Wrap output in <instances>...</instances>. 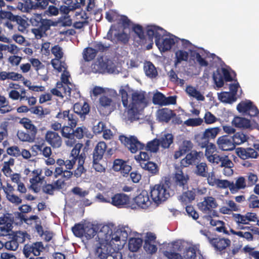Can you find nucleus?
<instances>
[{"mask_svg":"<svg viewBox=\"0 0 259 259\" xmlns=\"http://www.w3.org/2000/svg\"><path fill=\"white\" fill-rule=\"evenodd\" d=\"M82 147V144L77 143L71 151L67 159L64 160L62 159H58L56 162L59 166H63L67 169L71 170L77 161V167L74 171V176L77 178L81 177L82 174L86 171L83 166L86 155L84 151L80 153V150Z\"/></svg>","mask_w":259,"mask_h":259,"instance_id":"nucleus-1","label":"nucleus"},{"mask_svg":"<svg viewBox=\"0 0 259 259\" xmlns=\"http://www.w3.org/2000/svg\"><path fill=\"white\" fill-rule=\"evenodd\" d=\"M60 119L68 121V126H64L61 128V134L63 137L67 139L65 143L68 146H73L76 144L75 139L72 138L73 128L75 127L78 121V117L73 113H70L69 110L60 111L56 115Z\"/></svg>","mask_w":259,"mask_h":259,"instance_id":"nucleus-2","label":"nucleus"},{"mask_svg":"<svg viewBox=\"0 0 259 259\" xmlns=\"http://www.w3.org/2000/svg\"><path fill=\"white\" fill-rule=\"evenodd\" d=\"M171 183L170 178H162L159 183L156 184L151 188L150 194L152 200L159 204L165 201L170 196V191Z\"/></svg>","mask_w":259,"mask_h":259,"instance_id":"nucleus-3","label":"nucleus"},{"mask_svg":"<svg viewBox=\"0 0 259 259\" xmlns=\"http://www.w3.org/2000/svg\"><path fill=\"white\" fill-rule=\"evenodd\" d=\"M156 31L155 44L159 51L161 52H165L170 50L177 40L171 37L163 38L166 31L159 26H156Z\"/></svg>","mask_w":259,"mask_h":259,"instance_id":"nucleus-4","label":"nucleus"},{"mask_svg":"<svg viewBox=\"0 0 259 259\" xmlns=\"http://www.w3.org/2000/svg\"><path fill=\"white\" fill-rule=\"evenodd\" d=\"M132 103L128 106V114L132 117H135L137 115L141 105H147L145 93L134 92L132 94Z\"/></svg>","mask_w":259,"mask_h":259,"instance_id":"nucleus-5","label":"nucleus"},{"mask_svg":"<svg viewBox=\"0 0 259 259\" xmlns=\"http://www.w3.org/2000/svg\"><path fill=\"white\" fill-rule=\"evenodd\" d=\"M119 140L133 153L144 149L145 145L140 142L135 136L126 137L122 135L119 136Z\"/></svg>","mask_w":259,"mask_h":259,"instance_id":"nucleus-6","label":"nucleus"},{"mask_svg":"<svg viewBox=\"0 0 259 259\" xmlns=\"http://www.w3.org/2000/svg\"><path fill=\"white\" fill-rule=\"evenodd\" d=\"M213 79L216 86L222 88L224 84V80L230 82L233 80L229 71L225 68H218L212 75Z\"/></svg>","mask_w":259,"mask_h":259,"instance_id":"nucleus-7","label":"nucleus"},{"mask_svg":"<svg viewBox=\"0 0 259 259\" xmlns=\"http://www.w3.org/2000/svg\"><path fill=\"white\" fill-rule=\"evenodd\" d=\"M13 218L9 213L3 214L0 217V236L10 235L13 228Z\"/></svg>","mask_w":259,"mask_h":259,"instance_id":"nucleus-8","label":"nucleus"},{"mask_svg":"<svg viewBox=\"0 0 259 259\" xmlns=\"http://www.w3.org/2000/svg\"><path fill=\"white\" fill-rule=\"evenodd\" d=\"M32 25L40 28L45 32L50 29L51 26H55V23L49 19H43L40 14H34L30 18Z\"/></svg>","mask_w":259,"mask_h":259,"instance_id":"nucleus-9","label":"nucleus"},{"mask_svg":"<svg viewBox=\"0 0 259 259\" xmlns=\"http://www.w3.org/2000/svg\"><path fill=\"white\" fill-rule=\"evenodd\" d=\"M114 105V102L111 98L102 95L99 99L98 109L101 114L108 115L113 110Z\"/></svg>","mask_w":259,"mask_h":259,"instance_id":"nucleus-10","label":"nucleus"},{"mask_svg":"<svg viewBox=\"0 0 259 259\" xmlns=\"http://www.w3.org/2000/svg\"><path fill=\"white\" fill-rule=\"evenodd\" d=\"M208 240L214 250L219 251L221 254L225 252V249L229 247L231 243L229 239L223 237L208 238Z\"/></svg>","mask_w":259,"mask_h":259,"instance_id":"nucleus-11","label":"nucleus"},{"mask_svg":"<svg viewBox=\"0 0 259 259\" xmlns=\"http://www.w3.org/2000/svg\"><path fill=\"white\" fill-rule=\"evenodd\" d=\"M45 247L42 242H35L31 244H26L23 249V253L26 257H28L31 253L35 256H39Z\"/></svg>","mask_w":259,"mask_h":259,"instance_id":"nucleus-12","label":"nucleus"},{"mask_svg":"<svg viewBox=\"0 0 259 259\" xmlns=\"http://www.w3.org/2000/svg\"><path fill=\"white\" fill-rule=\"evenodd\" d=\"M152 102L154 105L160 106H166L168 105H175L177 100L176 96H169L166 97L162 93L157 92L154 94Z\"/></svg>","mask_w":259,"mask_h":259,"instance_id":"nucleus-13","label":"nucleus"},{"mask_svg":"<svg viewBox=\"0 0 259 259\" xmlns=\"http://www.w3.org/2000/svg\"><path fill=\"white\" fill-rule=\"evenodd\" d=\"M189 179V176L184 174L182 169L178 170L173 177L175 186L182 190L188 189Z\"/></svg>","mask_w":259,"mask_h":259,"instance_id":"nucleus-14","label":"nucleus"},{"mask_svg":"<svg viewBox=\"0 0 259 259\" xmlns=\"http://www.w3.org/2000/svg\"><path fill=\"white\" fill-rule=\"evenodd\" d=\"M134 201L136 204H133L132 205V208H136L138 207L142 208H147L151 204V202L149 199L148 192L145 191H142L138 195L134 198Z\"/></svg>","mask_w":259,"mask_h":259,"instance_id":"nucleus-15","label":"nucleus"},{"mask_svg":"<svg viewBox=\"0 0 259 259\" xmlns=\"http://www.w3.org/2000/svg\"><path fill=\"white\" fill-rule=\"evenodd\" d=\"M33 177L29 180L30 185L29 189H31L34 193H37L40 191V187L38 185V183H42L44 177L41 176L42 170L38 168L32 171Z\"/></svg>","mask_w":259,"mask_h":259,"instance_id":"nucleus-16","label":"nucleus"},{"mask_svg":"<svg viewBox=\"0 0 259 259\" xmlns=\"http://www.w3.org/2000/svg\"><path fill=\"white\" fill-rule=\"evenodd\" d=\"M203 153L201 152H197L196 150L191 151L187 153L185 157L182 159L180 162V166L187 167L190 165L195 164L197 161L199 160L201 155Z\"/></svg>","mask_w":259,"mask_h":259,"instance_id":"nucleus-17","label":"nucleus"},{"mask_svg":"<svg viewBox=\"0 0 259 259\" xmlns=\"http://www.w3.org/2000/svg\"><path fill=\"white\" fill-rule=\"evenodd\" d=\"M217 144L219 148L222 151H232L235 148L232 136L229 135L220 137L217 140Z\"/></svg>","mask_w":259,"mask_h":259,"instance_id":"nucleus-18","label":"nucleus"},{"mask_svg":"<svg viewBox=\"0 0 259 259\" xmlns=\"http://www.w3.org/2000/svg\"><path fill=\"white\" fill-rule=\"evenodd\" d=\"M221 128L220 127H214L206 128L199 142H203V146H205L211 140H214L220 134Z\"/></svg>","mask_w":259,"mask_h":259,"instance_id":"nucleus-19","label":"nucleus"},{"mask_svg":"<svg viewBox=\"0 0 259 259\" xmlns=\"http://www.w3.org/2000/svg\"><path fill=\"white\" fill-rule=\"evenodd\" d=\"M90 106L87 102L83 103H76L73 105V114H76L80 118L81 121L85 120L86 115L89 113Z\"/></svg>","mask_w":259,"mask_h":259,"instance_id":"nucleus-20","label":"nucleus"},{"mask_svg":"<svg viewBox=\"0 0 259 259\" xmlns=\"http://www.w3.org/2000/svg\"><path fill=\"white\" fill-rule=\"evenodd\" d=\"M112 168L115 171H120L124 177H126L132 170L131 166L126 161L120 159L114 160Z\"/></svg>","mask_w":259,"mask_h":259,"instance_id":"nucleus-21","label":"nucleus"},{"mask_svg":"<svg viewBox=\"0 0 259 259\" xmlns=\"http://www.w3.org/2000/svg\"><path fill=\"white\" fill-rule=\"evenodd\" d=\"M196 193L202 194L203 192L201 190L192 188L191 190L183 192L180 196L179 200L186 205L195 200Z\"/></svg>","mask_w":259,"mask_h":259,"instance_id":"nucleus-22","label":"nucleus"},{"mask_svg":"<svg viewBox=\"0 0 259 259\" xmlns=\"http://www.w3.org/2000/svg\"><path fill=\"white\" fill-rule=\"evenodd\" d=\"M198 207L204 213L211 211L213 208H215L218 204L214 198L211 196L204 197V200L198 203Z\"/></svg>","mask_w":259,"mask_h":259,"instance_id":"nucleus-23","label":"nucleus"},{"mask_svg":"<svg viewBox=\"0 0 259 259\" xmlns=\"http://www.w3.org/2000/svg\"><path fill=\"white\" fill-rule=\"evenodd\" d=\"M174 116L176 113L167 108L159 109L156 112V118L159 122L168 123Z\"/></svg>","mask_w":259,"mask_h":259,"instance_id":"nucleus-24","label":"nucleus"},{"mask_svg":"<svg viewBox=\"0 0 259 259\" xmlns=\"http://www.w3.org/2000/svg\"><path fill=\"white\" fill-rule=\"evenodd\" d=\"M130 197L124 193H116L111 197L110 203L118 208H121L129 203Z\"/></svg>","mask_w":259,"mask_h":259,"instance_id":"nucleus-25","label":"nucleus"},{"mask_svg":"<svg viewBox=\"0 0 259 259\" xmlns=\"http://www.w3.org/2000/svg\"><path fill=\"white\" fill-rule=\"evenodd\" d=\"M237 155L242 159L249 158H256L258 154L257 152L252 148H238L236 149Z\"/></svg>","mask_w":259,"mask_h":259,"instance_id":"nucleus-26","label":"nucleus"},{"mask_svg":"<svg viewBox=\"0 0 259 259\" xmlns=\"http://www.w3.org/2000/svg\"><path fill=\"white\" fill-rule=\"evenodd\" d=\"M46 141L53 148H59L62 145V139L55 132L48 131L45 136Z\"/></svg>","mask_w":259,"mask_h":259,"instance_id":"nucleus-27","label":"nucleus"},{"mask_svg":"<svg viewBox=\"0 0 259 259\" xmlns=\"http://www.w3.org/2000/svg\"><path fill=\"white\" fill-rule=\"evenodd\" d=\"M193 144L190 141H184L182 144L179 147V150L175 152L174 158L178 159L182 156L192 151Z\"/></svg>","mask_w":259,"mask_h":259,"instance_id":"nucleus-28","label":"nucleus"},{"mask_svg":"<svg viewBox=\"0 0 259 259\" xmlns=\"http://www.w3.org/2000/svg\"><path fill=\"white\" fill-rule=\"evenodd\" d=\"M31 151L34 155L42 154L45 157H50L52 153L51 147L45 146L44 144H35L32 146L31 147Z\"/></svg>","mask_w":259,"mask_h":259,"instance_id":"nucleus-29","label":"nucleus"},{"mask_svg":"<svg viewBox=\"0 0 259 259\" xmlns=\"http://www.w3.org/2000/svg\"><path fill=\"white\" fill-rule=\"evenodd\" d=\"M146 34L148 36V38H147V44L148 42V45L146 46V49L147 50H150L152 48L153 45V38H155V40H156V34L157 33L156 31V25H148L146 28Z\"/></svg>","mask_w":259,"mask_h":259,"instance_id":"nucleus-30","label":"nucleus"},{"mask_svg":"<svg viewBox=\"0 0 259 259\" xmlns=\"http://www.w3.org/2000/svg\"><path fill=\"white\" fill-rule=\"evenodd\" d=\"M107 145L104 142H100L96 146L93 153V159L102 160L106 150Z\"/></svg>","mask_w":259,"mask_h":259,"instance_id":"nucleus-31","label":"nucleus"},{"mask_svg":"<svg viewBox=\"0 0 259 259\" xmlns=\"http://www.w3.org/2000/svg\"><path fill=\"white\" fill-rule=\"evenodd\" d=\"M9 235L11 236L16 243H18V245L19 244L24 243L26 239H30V235L26 231H18L12 232V233L11 234H10Z\"/></svg>","mask_w":259,"mask_h":259,"instance_id":"nucleus-32","label":"nucleus"},{"mask_svg":"<svg viewBox=\"0 0 259 259\" xmlns=\"http://www.w3.org/2000/svg\"><path fill=\"white\" fill-rule=\"evenodd\" d=\"M232 124L236 127L247 129L251 126L250 121L245 118L236 116L232 120Z\"/></svg>","mask_w":259,"mask_h":259,"instance_id":"nucleus-33","label":"nucleus"},{"mask_svg":"<svg viewBox=\"0 0 259 259\" xmlns=\"http://www.w3.org/2000/svg\"><path fill=\"white\" fill-rule=\"evenodd\" d=\"M247 186L245 179L243 177H239L236 181L235 184L232 182V185L231 188V192L232 194H235L239 190L243 189Z\"/></svg>","mask_w":259,"mask_h":259,"instance_id":"nucleus-34","label":"nucleus"},{"mask_svg":"<svg viewBox=\"0 0 259 259\" xmlns=\"http://www.w3.org/2000/svg\"><path fill=\"white\" fill-rule=\"evenodd\" d=\"M144 70L145 74L149 78H155L158 75V72L154 64L150 62H147L144 64Z\"/></svg>","mask_w":259,"mask_h":259,"instance_id":"nucleus-35","label":"nucleus"},{"mask_svg":"<svg viewBox=\"0 0 259 259\" xmlns=\"http://www.w3.org/2000/svg\"><path fill=\"white\" fill-rule=\"evenodd\" d=\"M140 165L143 169L148 171L152 175H156L159 172V167L157 164L153 162H140Z\"/></svg>","mask_w":259,"mask_h":259,"instance_id":"nucleus-36","label":"nucleus"},{"mask_svg":"<svg viewBox=\"0 0 259 259\" xmlns=\"http://www.w3.org/2000/svg\"><path fill=\"white\" fill-rule=\"evenodd\" d=\"M160 146L164 149L168 148L173 143L174 136L171 134H164L158 139Z\"/></svg>","mask_w":259,"mask_h":259,"instance_id":"nucleus-37","label":"nucleus"},{"mask_svg":"<svg viewBox=\"0 0 259 259\" xmlns=\"http://www.w3.org/2000/svg\"><path fill=\"white\" fill-rule=\"evenodd\" d=\"M95 255L99 259H107L108 255L111 254L108 252V248L106 245L100 244L96 248Z\"/></svg>","mask_w":259,"mask_h":259,"instance_id":"nucleus-38","label":"nucleus"},{"mask_svg":"<svg viewBox=\"0 0 259 259\" xmlns=\"http://www.w3.org/2000/svg\"><path fill=\"white\" fill-rule=\"evenodd\" d=\"M142 243L141 238H131L128 241V249L132 252H136L141 247Z\"/></svg>","mask_w":259,"mask_h":259,"instance_id":"nucleus-39","label":"nucleus"},{"mask_svg":"<svg viewBox=\"0 0 259 259\" xmlns=\"http://www.w3.org/2000/svg\"><path fill=\"white\" fill-rule=\"evenodd\" d=\"M208 166L205 162H200L196 166L195 173L197 176L206 178L208 175Z\"/></svg>","mask_w":259,"mask_h":259,"instance_id":"nucleus-40","label":"nucleus"},{"mask_svg":"<svg viewBox=\"0 0 259 259\" xmlns=\"http://www.w3.org/2000/svg\"><path fill=\"white\" fill-rule=\"evenodd\" d=\"M27 5L28 12L31 10H44L47 8L49 3L48 0H41V2L35 3L34 5L30 2H28Z\"/></svg>","mask_w":259,"mask_h":259,"instance_id":"nucleus-41","label":"nucleus"},{"mask_svg":"<svg viewBox=\"0 0 259 259\" xmlns=\"http://www.w3.org/2000/svg\"><path fill=\"white\" fill-rule=\"evenodd\" d=\"M130 90V87L128 84H126L125 86H121L119 90V93L121 97V101L122 102V104L124 107H128L129 106L128 104V95L127 94V91H129Z\"/></svg>","mask_w":259,"mask_h":259,"instance_id":"nucleus-42","label":"nucleus"},{"mask_svg":"<svg viewBox=\"0 0 259 259\" xmlns=\"http://www.w3.org/2000/svg\"><path fill=\"white\" fill-rule=\"evenodd\" d=\"M218 98L221 102L229 104H231L236 100V97L227 92L218 93Z\"/></svg>","mask_w":259,"mask_h":259,"instance_id":"nucleus-43","label":"nucleus"},{"mask_svg":"<svg viewBox=\"0 0 259 259\" xmlns=\"http://www.w3.org/2000/svg\"><path fill=\"white\" fill-rule=\"evenodd\" d=\"M20 123L22 124L23 126L27 130H28V133H33V134L36 135L37 129L36 126L32 123L30 119L27 118H22Z\"/></svg>","mask_w":259,"mask_h":259,"instance_id":"nucleus-44","label":"nucleus"},{"mask_svg":"<svg viewBox=\"0 0 259 259\" xmlns=\"http://www.w3.org/2000/svg\"><path fill=\"white\" fill-rule=\"evenodd\" d=\"M133 31L137 35L143 45L147 42V38L145 35L143 27L139 24H134L133 26Z\"/></svg>","mask_w":259,"mask_h":259,"instance_id":"nucleus-45","label":"nucleus"},{"mask_svg":"<svg viewBox=\"0 0 259 259\" xmlns=\"http://www.w3.org/2000/svg\"><path fill=\"white\" fill-rule=\"evenodd\" d=\"M103 59L102 57L100 59L93 63L91 65V70L93 73H103L105 72V69Z\"/></svg>","mask_w":259,"mask_h":259,"instance_id":"nucleus-46","label":"nucleus"},{"mask_svg":"<svg viewBox=\"0 0 259 259\" xmlns=\"http://www.w3.org/2000/svg\"><path fill=\"white\" fill-rule=\"evenodd\" d=\"M186 92L190 96L196 98L198 101H203L205 99L200 92L192 86H188Z\"/></svg>","mask_w":259,"mask_h":259,"instance_id":"nucleus-47","label":"nucleus"},{"mask_svg":"<svg viewBox=\"0 0 259 259\" xmlns=\"http://www.w3.org/2000/svg\"><path fill=\"white\" fill-rule=\"evenodd\" d=\"M0 15L2 19H6L10 21L19 23L21 20V17L18 15H14L10 11H1Z\"/></svg>","mask_w":259,"mask_h":259,"instance_id":"nucleus-48","label":"nucleus"},{"mask_svg":"<svg viewBox=\"0 0 259 259\" xmlns=\"http://www.w3.org/2000/svg\"><path fill=\"white\" fill-rule=\"evenodd\" d=\"M202 143L203 142H198V144L201 148H205V155L208 159L209 156L213 155V153L217 150L216 146L214 144L210 142H208V143L205 146H203L204 145Z\"/></svg>","mask_w":259,"mask_h":259,"instance_id":"nucleus-49","label":"nucleus"},{"mask_svg":"<svg viewBox=\"0 0 259 259\" xmlns=\"http://www.w3.org/2000/svg\"><path fill=\"white\" fill-rule=\"evenodd\" d=\"M97 54L96 50H95L91 47H88L84 50L83 57L85 61H90L95 59Z\"/></svg>","mask_w":259,"mask_h":259,"instance_id":"nucleus-50","label":"nucleus"},{"mask_svg":"<svg viewBox=\"0 0 259 259\" xmlns=\"http://www.w3.org/2000/svg\"><path fill=\"white\" fill-rule=\"evenodd\" d=\"M232 141L235 145V147L237 145H240L246 142L248 138L246 135H244L243 133L238 132L235 133L232 136Z\"/></svg>","mask_w":259,"mask_h":259,"instance_id":"nucleus-51","label":"nucleus"},{"mask_svg":"<svg viewBox=\"0 0 259 259\" xmlns=\"http://www.w3.org/2000/svg\"><path fill=\"white\" fill-rule=\"evenodd\" d=\"M175 55V64L176 65L180 64L182 61H187L189 58L188 53L183 50H178L176 52Z\"/></svg>","mask_w":259,"mask_h":259,"instance_id":"nucleus-52","label":"nucleus"},{"mask_svg":"<svg viewBox=\"0 0 259 259\" xmlns=\"http://www.w3.org/2000/svg\"><path fill=\"white\" fill-rule=\"evenodd\" d=\"M219 166L223 167H224L225 168H228L229 170L228 175L232 174L233 173V170L231 167L233 166L232 161L229 158L227 155L223 156V158L221 159V162Z\"/></svg>","mask_w":259,"mask_h":259,"instance_id":"nucleus-53","label":"nucleus"},{"mask_svg":"<svg viewBox=\"0 0 259 259\" xmlns=\"http://www.w3.org/2000/svg\"><path fill=\"white\" fill-rule=\"evenodd\" d=\"M84 224L77 223L72 227V231L73 234L77 237H83L84 234Z\"/></svg>","mask_w":259,"mask_h":259,"instance_id":"nucleus-54","label":"nucleus"},{"mask_svg":"<svg viewBox=\"0 0 259 259\" xmlns=\"http://www.w3.org/2000/svg\"><path fill=\"white\" fill-rule=\"evenodd\" d=\"M97 234L96 229L92 224L85 225L84 236L87 239L93 238Z\"/></svg>","mask_w":259,"mask_h":259,"instance_id":"nucleus-55","label":"nucleus"},{"mask_svg":"<svg viewBox=\"0 0 259 259\" xmlns=\"http://www.w3.org/2000/svg\"><path fill=\"white\" fill-rule=\"evenodd\" d=\"M159 146L160 144L158 139L156 138L147 143L146 150L149 151L150 153H156L158 151Z\"/></svg>","mask_w":259,"mask_h":259,"instance_id":"nucleus-56","label":"nucleus"},{"mask_svg":"<svg viewBox=\"0 0 259 259\" xmlns=\"http://www.w3.org/2000/svg\"><path fill=\"white\" fill-rule=\"evenodd\" d=\"M88 132V129L85 127H78L75 130H73L72 138L81 139L87 135Z\"/></svg>","mask_w":259,"mask_h":259,"instance_id":"nucleus-57","label":"nucleus"},{"mask_svg":"<svg viewBox=\"0 0 259 259\" xmlns=\"http://www.w3.org/2000/svg\"><path fill=\"white\" fill-rule=\"evenodd\" d=\"M252 103H253L249 100L247 102H241L238 104L237 109L239 112L245 114L250 108Z\"/></svg>","mask_w":259,"mask_h":259,"instance_id":"nucleus-58","label":"nucleus"},{"mask_svg":"<svg viewBox=\"0 0 259 259\" xmlns=\"http://www.w3.org/2000/svg\"><path fill=\"white\" fill-rule=\"evenodd\" d=\"M18 136L19 139L22 141L32 142L35 140L36 135L33 133L21 132L18 133Z\"/></svg>","mask_w":259,"mask_h":259,"instance_id":"nucleus-59","label":"nucleus"},{"mask_svg":"<svg viewBox=\"0 0 259 259\" xmlns=\"http://www.w3.org/2000/svg\"><path fill=\"white\" fill-rule=\"evenodd\" d=\"M9 239L10 240L4 243L5 248L10 251H16L19 247L18 243H16L10 236Z\"/></svg>","mask_w":259,"mask_h":259,"instance_id":"nucleus-60","label":"nucleus"},{"mask_svg":"<svg viewBox=\"0 0 259 259\" xmlns=\"http://www.w3.org/2000/svg\"><path fill=\"white\" fill-rule=\"evenodd\" d=\"M114 36L118 42L124 45L128 43L130 38V35L124 31L115 33Z\"/></svg>","mask_w":259,"mask_h":259,"instance_id":"nucleus-61","label":"nucleus"},{"mask_svg":"<svg viewBox=\"0 0 259 259\" xmlns=\"http://www.w3.org/2000/svg\"><path fill=\"white\" fill-rule=\"evenodd\" d=\"M7 199L12 203L18 205L22 203V199L18 196L5 191Z\"/></svg>","mask_w":259,"mask_h":259,"instance_id":"nucleus-62","label":"nucleus"},{"mask_svg":"<svg viewBox=\"0 0 259 259\" xmlns=\"http://www.w3.org/2000/svg\"><path fill=\"white\" fill-rule=\"evenodd\" d=\"M163 254L167 259H184L180 253L174 250H165L163 252Z\"/></svg>","mask_w":259,"mask_h":259,"instance_id":"nucleus-63","label":"nucleus"},{"mask_svg":"<svg viewBox=\"0 0 259 259\" xmlns=\"http://www.w3.org/2000/svg\"><path fill=\"white\" fill-rule=\"evenodd\" d=\"M233 218L237 224L248 225L247 219L246 214L243 215L240 213H233Z\"/></svg>","mask_w":259,"mask_h":259,"instance_id":"nucleus-64","label":"nucleus"}]
</instances>
